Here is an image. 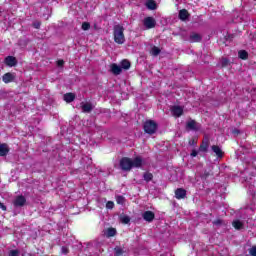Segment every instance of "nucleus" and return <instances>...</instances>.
Returning <instances> with one entry per match:
<instances>
[{
  "label": "nucleus",
  "instance_id": "nucleus-1",
  "mask_svg": "<svg viewBox=\"0 0 256 256\" xmlns=\"http://www.w3.org/2000/svg\"><path fill=\"white\" fill-rule=\"evenodd\" d=\"M120 167L122 171H131L133 167H143V159L141 157H136L133 160L131 158H122L120 160Z\"/></svg>",
  "mask_w": 256,
  "mask_h": 256
},
{
  "label": "nucleus",
  "instance_id": "nucleus-2",
  "mask_svg": "<svg viewBox=\"0 0 256 256\" xmlns=\"http://www.w3.org/2000/svg\"><path fill=\"white\" fill-rule=\"evenodd\" d=\"M125 28L121 25H115L114 26V41L118 45H123L125 43V34H124Z\"/></svg>",
  "mask_w": 256,
  "mask_h": 256
},
{
  "label": "nucleus",
  "instance_id": "nucleus-3",
  "mask_svg": "<svg viewBox=\"0 0 256 256\" xmlns=\"http://www.w3.org/2000/svg\"><path fill=\"white\" fill-rule=\"evenodd\" d=\"M144 131L148 133V135H153L157 131V123L152 120L146 121L144 124Z\"/></svg>",
  "mask_w": 256,
  "mask_h": 256
},
{
  "label": "nucleus",
  "instance_id": "nucleus-4",
  "mask_svg": "<svg viewBox=\"0 0 256 256\" xmlns=\"http://www.w3.org/2000/svg\"><path fill=\"white\" fill-rule=\"evenodd\" d=\"M143 24L146 29H153L155 28V25H157V21H155V18L153 17H146L143 20Z\"/></svg>",
  "mask_w": 256,
  "mask_h": 256
},
{
  "label": "nucleus",
  "instance_id": "nucleus-5",
  "mask_svg": "<svg viewBox=\"0 0 256 256\" xmlns=\"http://www.w3.org/2000/svg\"><path fill=\"white\" fill-rule=\"evenodd\" d=\"M106 203V209H113V207H115V202L114 201H108L105 198L100 199V201L98 202V207L100 209H103V205H105Z\"/></svg>",
  "mask_w": 256,
  "mask_h": 256
},
{
  "label": "nucleus",
  "instance_id": "nucleus-6",
  "mask_svg": "<svg viewBox=\"0 0 256 256\" xmlns=\"http://www.w3.org/2000/svg\"><path fill=\"white\" fill-rule=\"evenodd\" d=\"M187 129H191V131H199L201 129V124L196 123L195 120H189L186 123Z\"/></svg>",
  "mask_w": 256,
  "mask_h": 256
},
{
  "label": "nucleus",
  "instance_id": "nucleus-7",
  "mask_svg": "<svg viewBox=\"0 0 256 256\" xmlns=\"http://www.w3.org/2000/svg\"><path fill=\"white\" fill-rule=\"evenodd\" d=\"M15 73L8 72L2 76V81L4 83H13L15 81Z\"/></svg>",
  "mask_w": 256,
  "mask_h": 256
},
{
  "label": "nucleus",
  "instance_id": "nucleus-8",
  "mask_svg": "<svg viewBox=\"0 0 256 256\" xmlns=\"http://www.w3.org/2000/svg\"><path fill=\"white\" fill-rule=\"evenodd\" d=\"M26 202H27V200L25 199L24 196H17L13 200V205H14V207H23V205H25Z\"/></svg>",
  "mask_w": 256,
  "mask_h": 256
},
{
  "label": "nucleus",
  "instance_id": "nucleus-9",
  "mask_svg": "<svg viewBox=\"0 0 256 256\" xmlns=\"http://www.w3.org/2000/svg\"><path fill=\"white\" fill-rule=\"evenodd\" d=\"M171 113L174 117H181L183 115V108L180 106H173L171 108Z\"/></svg>",
  "mask_w": 256,
  "mask_h": 256
},
{
  "label": "nucleus",
  "instance_id": "nucleus-10",
  "mask_svg": "<svg viewBox=\"0 0 256 256\" xmlns=\"http://www.w3.org/2000/svg\"><path fill=\"white\" fill-rule=\"evenodd\" d=\"M142 217H143L144 221L151 223V221H153V219H155V213H153L152 211H146L143 213Z\"/></svg>",
  "mask_w": 256,
  "mask_h": 256
},
{
  "label": "nucleus",
  "instance_id": "nucleus-11",
  "mask_svg": "<svg viewBox=\"0 0 256 256\" xmlns=\"http://www.w3.org/2000/svg\"><path fill=\"white\" fill-rule=\"evenodd\" d=\"M175 197L176 199H185V197H187V191L183 188H178L175 191Z\"/></svg>",
  "mask_w": 256,
  "mask_h": 256
},
{
  "label": "nucleus",
  "instance_id": "nucleus-12",
  "mask_svg": "<svg viewBox=\"0 0 256 256\" xmlns=\"http://www.w3.org/2000/svg\"><path fill=\"white\" fill-rule=\"evenodd\" d=\"M5 63L8 67H15L17 65V59L13 56H8L5 58Z\"/></svg>",
  "mask_w": 256,
  "mask_h": 256
},
{
  "label": "nucleus",
  "instance_id": "nucleus-13",
  "mask_svg": "<svg viewBox=\"0 0 256 256\" xmlns=\"http://www.w3.org/2000/svg\"><path fill=\"white\" fill-rule=\"evenodd\" d=\"M110 69H111V71H112V73H113L114 75H121V71H123L122 68H121V66H119V65H117V64H112V65L110 66Z\"/></svg>",
  "mask_w": 256,
  "mask_h": 256
},
{
  "label": "nucleus",
  "instance_id": "nucleus-14",
  "mask_svg": "<svg viewBox=\"0 0 256 256\" xmlns=\"http://www.w3.org/2000/svg\"><path fill=\"white\" fill-rule=\"evenodd\" d=\"M9 153V146L7 144H0V156L5 157Z\"/></svg>",
  "mask_w": 256,
  "mask_h": 256
},
{
  "label": "nucleus",
  "instance_id": "nucleus-15",
  "mask_svg": "<svg viewBox=\"0 0 256 256\" xmlns=\"http://www.w3.org/2000/svg\"><path fill=\"white\" fill-rule=\"evenodd\" d=\"M64 101H66V103H72V101H75V94L73 93L64 94Z\"/></svg>",
  "mask_w": 256,
  "mask_h": 256
},
{
  "label": "nucleus",
  "instance_id": "nucleus-16",
  "mask_svg": "<svg viewBox=\"0 0 256 256\" xmlns=\"http://www.w3.org/2000/svg\"><path fill=\"white\" fill-rule=\"evenodd\" d=\"M93 110V105L91 103H82V111L84 113H89Z\"/></svg>",
  "mask_w": 256,
  "mask_h": 256
},
{
  "label": "nucleus",
  "instance_id": "nucleus-17",
  "mask_svg": "<svg viewBox=\"0 0 256 256\" xmlns=\"http://www.w3.org/2000/svg\"><path fill=\"white\" fill-rule=\"evenodd\" d=\"M120 67H121V69L123 70H128V69H130L131 68V62H129V60H122L121 62H120Z\"/></svg>",
  "mask_w": 256,
  "mask_h": 256
},
{
  "label": "nucleus",
  "instance_id": "nucleus-18",
  "mask_svg": "<svg viewBox=\"0 0 256 256\" xmlns=\"http://www.w3.org/2000/svg\"><path fill=\"white\" fill-rule=\"evenodd\" d=\"M212 151L217 155V157H223V150L219 146H212Z\"/></svg>",
  "mask_w": 256,
  "mask_h": 256
},
{
  "label": "nucleus",
  "instance_id": "nucleus-19",
  "mask_svg": "<svg viewBox=\"0 0 256 256\" xmlns=\"http://www.w3.org/2000/svg\"><path fill=\"white\" fill-rule=\"evenodd\" d=\"M146 7H147V9H150L151 11H153V10L157 9V4L153 0H148L146 2Z\"/></svg>",
  "mask_w": 256,
  "mask_h": 256
},
{
  "label": "nucleus",
  "instance_id": "nucleus-20",
  "mask_svg": "<svg viewBox=\"0 0 256 256\" xmlns=\"http://www.w3.org/2000/svg\"><path fill=\"white\" fill-rule=\"evenodd\" d=\"M200 40H201V35H200V34L192 33V34L190 35V41H191L192 43H197V42H199Z\"/></svg>",
  "mask_w": 256,
  "mask_h": 256
},
{
  "label": "nucleus",
  "instance_id": "nucleus-21",
  "mask_svg": "<svg viewBox=\"0 0 256 256\" xmlns=\"http://www.w3.org/2000/svg\"><path fill=\"white\" fill-rule=\"evenodd\" d=\"M106 237H115L117 235V230L115 228H109L105 232Z\"/></svg>",
  "mask_w": 256,
  "mask_h": 256
},
{
  "label": "nucleus",
  "instance_id": "nucleus-22",
  "mask_svg": "<svg viewBox=\"0 0 256 256\" xmlns=\"http://www.w3.org/2000/svg\"><path fill=\"white\" fill-rule=\"evenodd\" d=\"M207 149H209V140H205L202 142L200 148H199V151H202V152H207Z\"/></svg>",
  "mask_w": 256,
  "mask_h": 256
},
{
  "label": "nucleus",
  "instance_id": "nucleus-23",
  "mask_svg": "<svg viewBox=\"0 0 256 256\" xmlns=\"http://www.w3.org/2000/svg\"><path fill=\"white\" fill-rule=\"evenodd\" d=\"M187 17H189V12H187V10H185V9L180 10L179 18L181 19V21H185V19H187Z\"/></svg>",
  "mask_w": 256,
  "mask_h": 256
},
{
  "label": "nucleus",
  "instance_id": "nucleus-24",
  "mask_svg": "<svg viewBox=\"0 0 256 256\" xmlns=\"http://www.w3.org/2000/svg\"><path fill=\"white\" fill-rule=\"evenodd\" d=\"M232 225L234 229H243V222H241L240 220H234L232 222Z\"/></svg>",
  "mask_w": 256,
  "mask_h": 256
},
{
  "label": "nucleus",
  "instance_id": "nucleus-25",
  "mask_svg": "<svg viewBox=\"0 0 256 256\" xmlns=\"http://www.w3.org/2000/svg\"><path fill=\"white\" fill-rule=\"evenodd\" d=\"M159 53H161V49H159V47L157 46H154L151 50V55H153L154 57H157Z\"/></svg>",
  "mask_w": 256,
  "mask_h": 256
},
{
  "label": "nucleus",
  "instance_id": "nucleus-26",
  "mask_svg": "<svg viewBox=\"0 0 256 256\" xmlns=\"http://www.w3.org/2000/svg\"><path fill=\"white\" fill-rule=\"evenodd\" d=\"M239 58L240 59H247V57H249V54L247 53V51L245 50H241L238 52Z\"/></svg>",
  "mask_w": 256,
  "mask_h": 256
},
{
  "label": "nucleus",
  "instance_id": "nucleus-27",
  "mask_svg": "<svg viewBox=\"0 0 256 256\" xmlns=\"http://www.w3.org/2000/svg\"><path fill=\"white\" fill-rule=\"evenodd\" d=\"M116 202L118 203V205H123V203H125V197L117 196L116 197Z\"/></svg>",
  "mask_w": 256,
  "mask_h": 256
},
{
  "label": "nucleus",
  "instance_id": "nucleus-28",
  "mask_svg": "<svg viewBox=\"0 0 256 256\" xmlns=\"http://www.w3.org/2000/svg\"><path fill=\"white\" fill-rule=\"evenodd\" d=\"M90 28H91V24H89V22H84L82 24L83 31H89Z\"/></svg>",
  "mask_w": 256,
  "mask_h": 256
},
{
  "label": "nucleus",
  "instance_id": "nucleus-29",
  "mask_svg": "<svg viewBox=\"0 0 256 256\" xmlns=\"http://www.w3.org/2000/svg\"><path fill=\"white\" fill-rule=\"evenodd\" d=\"M151 179H153V174H151V173H145L144 174V180L145 181H151Z\"/></svg>",
  "mask_w": 256,
  "mask_h": 256
},
{
  "label": "nucleus",
  "instance_id": "nucleus-30",
  "mask_svg": "<svg viewBox=\"0 0 256 256\" xmlns=\"http://www.w3.org/2000/svg\"><path fill=\"white\" fill-rule=\"evenodd\" d=\"M121 221H122V223H124V225H127V223H129V221H131V218H129V216H123V217H121Z\"/></svg>",
  "mask_w": 256,
  "mask_h": 256
},
{
  "label": "nucleus",
  "instance_id": "nucleus-31",
  "mask_svg": "<svg viewBox=\"0 0 256 256\" xmlns=\"http://www.w3.org/2000/svg\"><path fill=\"white\" fill-rule=\"evenodd\" d=\"M249 253L251 256H256V246H253L250 250Z\"/></svg>",
  "mask_w": 256,
  "mask_h": 256
},
{
  "label": "nucleus",
  "instance_id": "nucleus-32",
  "mask_svg": "<svg viewBox=\"0 0 256 256\" xmlns=\"http://www.w3.org/2000/svg\"><path fill=\"white\" fill-rule=\"evenodd\" d=\"M9 256H19V251L18 250H11L9 252Z\"/></svg>",
  "mask_w": 256,
  "mask_h": 256
},
{
  "label": "nucleus",
  "instance_id": "nucleus-33",
  "mask_svg": "<svg viewBox=\"0 0 256 256\" xmlns=\"http://www.w3.org/2000/svg\"><path fill=\"white\" fill-rule=\"evenodd\" d=\"M61 251H62V253H63L64 255H67V253H69V249H68L67 247H65V246H63V247L61 248Z\"/></svg>",
  "mask_w": 256,
  "mask_h": 256
},
{
  "label": "nucleus",
  "instance_id": "nucleus-34",
  "mask_svg": "<svg viewBox=\"0 0 256 256\" xmlns=\"http://www.w3.org/2000/svg\"><path fill=\"white\" fill-rule=\"evenodd\" d=\"M64 63H65V62H64L63 60H58V61H57L58 67H63Z\"/></svg>",
  "mask_w": 256,
  "mask_h": 256
},
{
  "label": "nucleus",
  "instance_id": "nucleus-35",
  "mask_svg": "<svg viewBox=\"0 0 256 256\" xmlns=\"http://www.w3.org/2000/svg\"><path fill=\"white\" fill-rule=\"evenodd\" d=\"M197 155H198L197 150H193V151L191 152V157H197Z\"/></svg>",
  "mask_w": 256,
  "mask_h": 256
},
{
  "label": "nucleus",
  "instance_id": "nucleus-36",
  "mask_svg": "<svg viewBox=\"0 0 256 256\" xmlns=\"http://www.w3.org/2000/svg\"><path fill=\"white\" fill-rule=\"evenodd\" d=\"M0 209H2V211H7V207L4 206V204L1 202H0Z\"/></svg>",
  "mask_w": 256,
  "mask_h": 256
},
{
  "label": "nucleus",
  "instance_id": "nucleus-37",
  "mask_svg": "<svg viewBox=\"0 0 256 256\" xmlns=\"http://www.w3.org/2000/svg\"><path fill=\"white\" fill-rule=\"evenodd\" d=\"M221 223H222L221 220H216V221L214 222L215 225H221Z\"/></svg>",
  "mask_w": 256,
  "mask_h": 256
},
{
  "label": "nucleus",
  "instance_id": "nucleus-38",
  "mask_svg": "<svg viewBox=\"0 0 256 256\" xmlns=\"http://www.w3.org/2000/svg\"><path fill=\"white\" fill-rule=\"evenodd\" d=\"M116 253H117V255H121V250L120 249H116Z\"/></svg>",
  "mask_w": 256,
  "mask_h": 256
},
{
  "label": "nucleus",
  "instance_id": "nucleus-39",
  "mask_svg": "<svg viewBox=\"0 0 256 256\" xmlns=\"http://www.w3.org/2000/svg\"><path fill=\"white\" fill-rule=\"evenodd\" d=\"M34 25H35L36 29H39V26H40L39 23L38 24H34Z\"/></svg>",
  "mask_w": 256,
  "mask_h": 256
}]
</instances>
